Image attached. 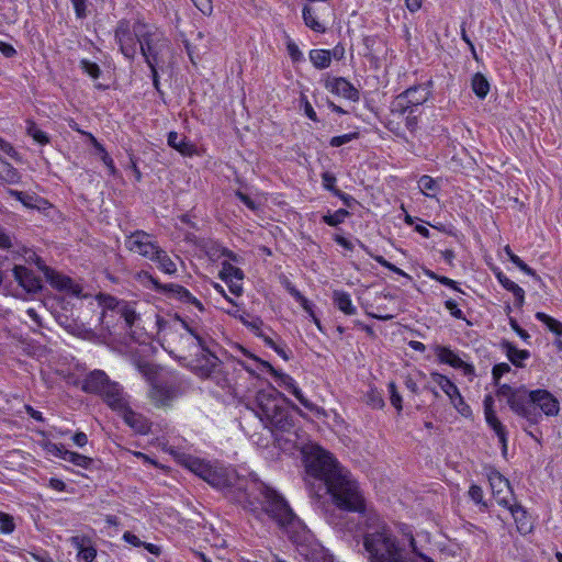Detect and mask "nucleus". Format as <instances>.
I'll return each mask as SVG.
<instances>
[{
	"label": "nucleus",
	"mask_w": 562,
	"mask_h": 562,
	"mask_svg": "<svg viewBox=\"0 0 562 562\" xmlns=\"http://www.w3.org/2000/svg\"><path fill=\"white\" fill-rule=\"evenodd\" d=\"M509 371L510 366L508 363H497L492 369V376L495 385H497V397L504 398L515 415L524 418L529 425L539 424L542 415L548 417L559 415L560 403L548 390H528L524 385L499 384L501 378Z\"/></svg>",
	"instance_id": "1"
},
{
	"label": "nucleus",
	"mask_w": 562,
	"mask_h": 562,
	"mask_svg": "<svg viewBox=\"0 0 562 562\" xmlns=\"http://www.w3.org/2000/svg\"><path fill=\"white\" fill-rule=\"evenodd\" d=\"M301 453L306 474L323 483L326 492H358L357 480L330 452L310 442L302 447Z\"/></svg>",
	"instance_id": "2"
},
{
	"label": "nucleus",
	"mask_w": 562,
	"mask_h": 562,
	"mask_svg": "<svg viewBox=\"0 0 562 562\" xmlns=\"http://www.w3.org/2000/svg\"><path fill=\"white\" fill-rule=\"evenodd\" d=\"M409 546L413 558L406 557L405 546L391 527L381 520L370 525L363 536V547L370 562H424L425 558H429L417 549L413 536L409 537Z\"/></svg>",
	"instance_id": "3"
},
{
	"label": "nucleus",
	"mask_w": 562,
	"mask_h": 562,
	"mask_svg": "<svg viewBox=\"0 0 562 562\" xmlns=\"http://www.w3.org/2000/svg\"><path fill=\"white\" fill-rule=\"evenodd\" d=\"M176 461L207 482L214 488L233 487L235 480L238 479V472L232 467H225L218 461H206L192 454L170 451Z\"/></svg>",
	"instance_id": "4"
},
{
	"label": "nucleus",
	"mask_w": 562,
	"mask_h": 562,
	"mask_svg": "<svg viewBox=\"0 0 562 562\" xmlns=\"http://www.w3.org/2000/svg\"><path fill=\"white\" fill-rule=\"evenodd\" d=\"M235 499L256 517L267 515L280 526H288L295 519V514L281 494H237Z\"/></svg>",
	"instance_id": "5"
},
{
	"label": "nucleus",
	"mask_w": 562,
	"mask_h": 562,
	"mask_svg": "<svg viewBox=\"0 0 562 562\" xmlns=\"http://www.w3.org/2000/svg\"><path fill=\"white\" fill-rule=\"evenodd\" d=\"M286 398L274 387L260 390L255 400V413L267 428L281 431L289 430L292 418L284 407Z\"/></svg>",
	"instance_id": "6"
},
{
	"label": "nucleus",
	"mask_w": 562,
	"mask_h": 562,
	"mask_svg": "<svg viewBox=\"0 0 562 562\" xmlns=\"http://www.w3.org/2000/svg\"><path fill=\"white\" fill-rule=\"evenodd\" d=\"M145 22L128 20H120L114 30V40L119 45L120 52L125 58L133 60L137 53V45H139V34L143 33Z\"/></svg>",
	"instance_id": "7"
},
{
	"label": "nucleus",
	"mask_w": 562,
	"mask_h": 562,
	"mask_svg": "<svg viewBox=\"0 0 562 562\" xmlns=\"http://www.w3.org/2000/svg\"><path fill=\"white\" fill-rule=\"evenodd\" d=\"M431 92L426 86H414L400 93L391 103V112L396 115L414 114Z\"/></svg>",
	"instance_id": "8"
},
{
	"label": "nucleus",
	"mask_w": 562,
	"mask_h": 562,
	"mask_svg": "<svg viewBox=\"0 0 562 562\" xmlns=\"http://www.w3.org/2000/svg\"><path fill=\"white\" fill-rule=\"evenodd\" d=\"M138 44L146 64H158V55L165 45L162 33L156 27L145 23L143 33L139 34Z\"/></svg>",
	"instance_id": "9"
},
{
	"label": "nucleus",
	"mask_w": 562,
	"mask_h": 562,
	"mask_svg": "<svg viewBox=\"0 0 562 562\" xmlns=\"http://www.w3.org/2000/svg\"><path fill=\"white\" fill-rule=\"evenodd\" d=\"M330 503L326 505V513L334 518L341 513H363L366 503L362 494H327Z\"/></svg>",
	"instance_id": "10"
},
{
	"label": "nucleus",
	"mask_w": 562,
	"mask_h": 562,
	"mask_svg": "<svg viewBox=\"0 0 562 562\" xmlns=\"http://www.w3.org/2000/svg\"><path fill=\"white\" fill-rule=\"evenodd\" d=\"M124 245L131 252L137 254L149 260H153L160 248L153 236L144 231H135L134 233H131L126 236Z\"/></svg>",
	"instance_id": "11"
},
{
	"label": "nucleus",
	"mask_w": 562,
	"mask_h": 562,
	"mask_svg": "<svg viewBox=\"0 0 562 562\" xmlns=\"http://www.w3.org/2000/svg\"><path fill=\"white\" fill-rule=\"evenodd\" d=\"M178 395L179 392L176 385L162 380L153 382L148 391L150 402L158 408L171 406Z\"/></svg>",
	"instance_id": "12"
},
{
	"label": "nucleus",
	"mask_w": 562,
	"mask_h": 562,
	"mask_svg": "<svg viewBox=\"0 0 562 562\" xmlns=\"http://www.w3.org/2000/svg\"><path fill=\"white\" fill-rule=\"evenodd\" d=\"M261 366L267 368V371L278 379L281 386L285 387L289 392H291L297 401L307 409L313 411L315 405L308 401L301 389L296 385V382L292 376L286 373L277 371L269 362L267 361H258Z\"/></svg>",
	"instance_id": "13"
},
{
	"label": "nucleus",
	"mask_w": 562,
	"mask_h": 562,
	"mask_svg": "<svg viewBox=\"0 0 562 562\" xmlns=\"http://www.w3.org/2000/svg\"><path fill=\"white\" fill-rule=\"evenodd\" d=\"M38 269L44 273L46 281L59 291H68L71 293H79V286L74 281L54 269L46 266L40 258L36 260Z\"/></svg>",
	"instance_id": "14"
},
{
	"label": "nucleus",
	"mask_w": 562,
	"mask_h": 562,
	"mask_svg": "<svg viewBox=\"0 0 562 562\" xmlns=\"http://www.w3.org/2000/svg\"><path fill=\"white\" fill-rule=\"evenodd\" d=\"M326 90L349 101L357 102L360 93L355 86L342 77H327L324 81Z\"/></svg>",
	"instance_id": "15"
},
{
	"label": "nucleus",
	"mask_w": 562,
	"mask_h": 562,
	"mask_svg": "<svg viewBox=\"0 0 562 562\" xmlns=\"http://www.w3.org/2000/svg\"><path fill=\"white\" fill-rule=\"evenodd\" d=\"M12 272L15 281L25 291V293L33 295L42 290L43 285L41 278L31 269L24 266H14Z\"/></svg>",
	"instance_id": "16"
},
{
	"label": "nucleus",
	"mask_w": 562,
	"mask_h": 562,
	"mask_svg": "<svg viewBox=\"0 0 562 562\" xmlns=\"http://www.w3.org/2000/svg\"><path fill=\"white\" fill-rule=\"evenodd\" d=\"M435 355L441 363H446L454 369H461L467 376H473L475 369L472 364L463 361L459 355L446 346H436Z\"/></svg>",
	"instance_id": "17"
},
{
	"label": "nucleus",
	"mask_w": 562,
	"mask_h": 562,
	"mask_svg": "<svg viewBox=\"0 0 562 562\" xmlns=\"http://www.w3.org/2000/svg\"><path fill=\"white\" fill-rule=\"evenodd\" d=\"M150 281L154 284V288L166 294H170L173 297H177L183 303H190L193 304L195 307H198L200 311H203V304L194 297L186 288H183L180 284L176 283H168V284H161L156 279L150 277Z\"/></svg>",
	"instance_id": "18"
},
{
	"label": "nucleus",
	"mask_w": 562,
	"mask_h": 562,
	"mask_svg": "<svg viewBox=\"0 0 562 562\" xmlns=\"http://www.w3.org/2000/svg\"><path fill=\"white\" fill-rule=\"evenodd\" d=\"M150 281L154 284V288L166 294H170L173 297H177L183 303H190L193 304L195 307H198L200 311H203V304L194 297L186 288H183L180 284L176 283H168V284H161L156 279L150 277Z\"/></svg>",
	"instance_id": "19"
},
{
	"label": "nucleus",
	"mask_w": 562,
	"mask_h": 562,
	"mask_svg": "<svg viewBox=\"0 0 562 562\" xmlns=\"http://www.w3.org/2000/svg\"><path fill=\"white\" fill-rule=\"evenodd\" d=\"M220 278L227 283L229 291L239 296L243 293L244 272L228 261L222 262Z\"/></svg>",
	"instance_id": "20"
},
{
	"label": "nucleus",
	"mask_w": 562,
	"mask_h": 562,
	"mask_svg": "<svg viewBox=\"0 0 562 562\" xmlns=\"http://www.w3.org/2000/svg\"><path fill=\"white\" fill-rule=\"evenodd\" d=\"M101 396L112 409L117 411L119 413L124 411L128 405L121 385L116 382L111 381L110 384H108V387L102 392Z\"/></svg>",
	"instance_id": "21"
},
{
	"label": "nucleus",
	"mask_w": 562,
	"mask_h": 562,
	"mask_svg": "<svg viewBox=\"0 0 562 562\" xmlns=\"http://www.w3.org/2000/svg\"><path fill=\"white\" fill-rule=\"evenodd\" d=\"M110 379L105 374V372L101 370H94L90 372L82 381L81 389L86 393L93 394H102L108 384H110Z\"/></svg>",
	"instance_id": "22"
},
{
	"label": "nucleus",
	"mask_w": 562,
	"mask_h": 562,
	"mask_svg": "<svg viewBox=\"0 0 562 562\" xmlns=\"http://www.w3.org/2000/svg\"><path fill=\"white\" fill-rule=\"evenodd\" d=\"M233 487H235L237 492H276L265 482L260 481L254 473L247 475L238 473V479L235 480Z\"/></svg>",
	"instance_id": "23"
},
{
	"label": "nucleus",
	"mask_w": 562,
	"mask_h": 562,
	"mask_svg": "<svg viewBox=\"0 0 562 562\" xmlns=\"http://www.w3.org/2000/svg\"><path fill=\"white\" fill-rule=\"evenodd\" d=\"M510 514L516 522L517 530L521 535H527L532 531L533 525L531 516L527 510L519 506H512Z\"/></svg>",
	"instance_id": "24"
},
{
	"label": "nucleus",
	"mask_w": 562,
	"mask_h": 562,
	"mask_svg": "<svg viewBox=\"0 0 562 562\" xmlns=\"http://www.w3.org/2000/svg\"><path fill=\"white\" fill-rule=\"evenodd\" d=\"M288 292L295 299L296 302L300 303L302 308L308 314L314 324L317 326L319 330H322L321 321L317 318L314 312V305L311 301H308L294 285L290 282L286 284Z\"/></svg>",
	"instance_id": "25"
},
{
	"label": "nucleus",
	"mask_w": 562,
	"mask_h": 562,
	"mask_svg": "<svg viewBox=\"0 0 562 562\" xmlns=\"http://www.w3.org/2000/svg\"><path fill=\"white\" fill-rule=\"evenodd\" d=\"M168 145L184 156H192L195 151L194 145L187 137L179 135L177 132H170L167 138Z\"/></svg>",
	"instance_id": "26"
},
{
	"label": "nucleus",
	"mask_w": 562,
	"mask_h": 562,
	"mask_svg": "<svg viewBox=\"0 0 562 562\" xmlns=\"http://www.w3.org/2000/svg\"><path fill=\"white\" fill-rule=\"evenodd\" d=\"M502 348L506 352L508 360L516 367H522V362L530 357L528 350L518 349L509 341H503Z\"/></svg>",
	"instance_id": "27"
},
{
	"label": "nucleus",
	"mask_w": 562,
	"mask_h": 562,
	"mask_svg": "<svg viewBox=\"0 0 562 562\" xmlns=\"http://www.w3.org/2000/svg\"><path fill=\"white\" fill-rule=\"evenodd\" d=\"M334 304L346 315H355L357 313L356 306L352 304L351 296L345 291H334Z\"/></svg>",
	"instance_id": "28"
},
{
	"label": "nucleus",
	"mask_w": 562,
	"mask_h": 562,
	"mask_svg": "<svg viewBox=\"0 0 562 562\" xmlns=\"http://www.w3.org/2000/svg\"><path fill=\"white\" fill-rule=\"evenodd\" d=\"M485 420L487 425L495 431L502 445L503 451L505 452L507 449V430L505 426L501 423L496 416V413H487Z\"/></svg>",
	"instance_id": "29"
},
{
	"label": "nucleus",
	"mask_w": 562,
	"mask_h": 562,
	"mask_svg": "<svg viewBox=\"0 0 562 562\" xmlns=\"http://www.w3.org/2000/svg\"><path fill=\"white\" fill-rule=\"evenodd\" d=\"M485 420L487 425L495 431L502 445L503 451L505 452L507 449V430L505 426L501 423L496 416V413H487Z\"/></svg>",
	"instance_id": "30"
},
{
	"label": "nucleus",
	"mask_w": 562,
	"mask_h": 562,
	"mask_svg": "<svg viewBox=\"0 0 562 562\" xmlns=\"http://www.w3.org/2000/svg\"><path fill=\"white\" fill-rule=\"evenodd\" d=\"M497 279L507 291H510L514 294L516 306L521 307L525 302L524 289L503 273H498Z\"/></svg>",
	"instance_id": "31"
},
{
	"label": "nucleus",
	"mask_w": 562,
	"mask_h": 562,
	"mask_svg": "<svg viewBox=\"0 0 562 562\" xmlns=\"http://www.w3.org/2000/svg\"><path fill=\"white\" fill-rule=\"evenodd\" d=\"M431 380L440 386L445 394L449 397H456L460 391L458 386L446 375L434 372L431 373Z\"/></svg>",
	"instance_id": "32"
},
{
	"label": "nucleus",
	"mask_w": 562,
	"mask_h": 562,
	"mask_svg": "<svg viewBox=\"0 0 562 562\" xmlns=\"http://www.w3.org/2000/svg\"><path fill=\"white\" fill-rule=\"evenodd\" d=\"M471 87L479 99H484L490 92V82L487 78L481 72H476L472 77Z\"/></svg>",
	"instance_id": "33"
},
{
	"label": "nucleus",
	"mask_w": 562,
	"mask_h": 562,
	"mask_svg": "<svg viewBox=\"0 0 562 562\" xmlns=\"http://www.w3.org/2000/svg\"><path fill=\"white\" fill-rule=\"evenodd\" d=\"M310 60L317 69H325L330 66L331 54L326 49H312L310 52Z\"/></svg>",
	"instance_id": "34"
},
{
	"label": "nucleus",
	"mask_w": 562,
	"mask_h": 562,
	"mask_svg": "<svg viewBox=\"0 0 562 562\" xmlns=\"http://www.w3.org/2000/svg\"><path fill=\"white\" fill-rule=\"evenodd\" d=\"M203 359L205 361L202 366H196L195 371L202 378H209L217 366V357L211 353L207 349L204 351Z\"/></svg>",
	"instance_id": "35"
},
{
	"label": "nucleus",
	"mask_w": 562,
	"mask_h": 562,
	"mask_svg": "<svg viewBox=\"0 0 562 562\" xmlns=\"http://www.w3.org/2000/svg\"><path fill=\"white\" fill-rule=\"evenodd\" d=\"M151 261L156 262L158 268L167 274H173L177 271L176 263L161 248H159L158 254L155 255Z\"/></svg>",
	"instance_id": "36"
},
{
	"label": "nucleus",
	"mask_w": 562,
	"mask_h": 562,
	"mask_svg": "<svg viewBox=\"0 0 562 562\" xmlns=\"http://www.w3.org/2000/svg\"><path fill=\"white\" fill-rule=\"evenodd\" d=\"M117 314L125 321L126 326L132 327L138 319L139 314L136 312L135 303L125 301L121 304Z\"/></svg>",
	"instance_id": "37"
},
{
	"label": "nucleus",
	"mask_w": 562,
	"mask_h": 562,
	"mask_svg": "<svg viewBox=\"0 0 562 562\" xmlns=\"http://www.w3.org/2000/svg\"><path fill=\"white\" fill-rule=\"evenodd\" d=\"M26 133L31 136L36 143L40 145H46L49 143L48 135L43 132L35 122L27 120L26 121Z\"/></svg>",
	"instance_id": "38"
},
{
	"label": "nucleus",
	"mask_w": 562,
	"mask_h": 562,
	"mask_svg": "<svg viewBox=\"0 0 562 562\" xmlns=\"http://www.w3.org/2000/svg\"><path fill=\"white\" fill-rule=\"evenodd\" d=\"M303 19L305 24L315 32H325V26L318 21L315 11L311 7H304Z\"/></svg>",
	"instance_id": "39"
},
{
	"label": "nucleus",
	"mask_w": 562,
	"mask_h": 562,
	"mask_svg": "<svg viewBox=\"0 0 562 562\" xmlns=\"http://www.w3.org/2000/svg\"><path fill=\"white\" fill-rule=\"evenodd\" d=\"M64 461L72 463L76 467L88 469L92 464V459L83 454L67 450L64 452Z\"/></svg>",
	"instance_id": "40"
},
{
	"label": "nucleus",
	"mask_w": 562,
	"mask_h": 562,
	"mask_svg": "<svg viewBox=\"0 0 562 562\" xmlns=\"http://www.w3.org/2000/svg\"><path fill=\"white\" fill-rule=\"evenodd\" d=\"M120 413L123 415L125 423L128 424L131 427L142 432L145 431V425L144 422L142 420V417L135 412H133L128 407V405L124 411H121Z\"/></svg>",
	"instance_id": "41"
},
{
	"label": "nucleus",
	"mask_w": 562,
	"mask_h": 562,
	"mask_svg": "<svg viewBox=\"0 0 562 562\" xmlns=\"http://www.w3.org/2000/svg\"><path fill=\"white\" fill-rule=\"evenodd\" d=\"M241 323L249 328L257 337H260L265 341V337H269L266 335L263 330V322L259 317H252L248 319L247 317H239Z\"/></svg>",
	"instance_id": "42"
},
{
	"label": "nucleus",
	"mask_w": 562,
	"mask_h": 562,
	"mask_svg": "<svg viewBox=\"0 0 562 562\" xmlns=\"http://www.w3.org/2000/svg\"><path fill=\"white\" fill-rule=\"evenodd\" d=\"M180 322L181 326L196 340L198 345L201 347L202 351H206V339L202 335L201 330L196 326H191L187 321L177 317Z\"/></svg>",
	"instance_id": "43"
},
{
	"label": "nucleus",
	"mask_w": 562,
	"mask_h": 562,
	"mask_svg": "<svg viewBox=\"0 0 562 562\" xmlns=\"http://www.w3.org/2000/svg\"><path fill=\"white\" fill-rule=\"evenodd\" d=\"M536 318L538 321L542 322L543 324H546L547 327L549 328V330H551L552 333H554L558 336H562V323L561 322L547 315L543 312H537Z\"/></svg>",
	"instance_id": "44"
},
{
	"label": "nucleus",
	"mask_w": 562,
	"mask_h": 562,
	"mask_svg": "<svg viewBox=\"0 0 562 562\" xmlns=\"http://www.w3.org/2000/svg\"><path fill=\"white\" fill-rule=\"evenodd\" d=\"M490 485L492 492H503L505 488H509V482L498 472H492L488 475Z\"/></svg>",
	"instance_id": "45"
},
{
	"label": "nucleus",
	"mask_w": 562,
	"mask_h": 562,
	"mask_svg": "<svg viewBox=\"0 0 562 562\" xmlns=\"http://www.w3.org/2000/svg\"><path fill=\"white\" fill-rule=\"evenodd\" d=\"M366 403L374 409H381L385 405L382 393L373 387L366 394Z\"/></svg>",
	"instance_id": "46"
},
{
	"label": "nucleus",
	"mask_w": 562,
	"mask_h": 562,
	"mask_svg": "<svg viewBox=\"0 0 562 562\" xmlns=\"http://www.w3.org/2000/svg\"><path fill=\"white\" fill-rule=\"evenodd\" d=\"M348 216H349V212L347 210L339 209L333 214L328 213V214L324 215L323 222L329 226L336 227L339 224H341Z\"/></svg>",
	"instance_id": "47"
},
{
	"label": "nucleus",
	"mask_w": 562,
	"mask_h": 562,
	"mask_svg": "<svg viewBox=\"0 0 562 562\" xmlns=\"http://www.w3.org/2000/svg\"><path fill=\"white\" fill-rule=\"evenodd\" d=\"M137 369L139 373L146 379L149 383V386L153 385V382L159 381L157 378V368L150 363H138Z\"/></svg>",
	"instance_id": "48"
},
{
	"label": "nucleus",
	"mask_w": 562,
	"mask_h": 562,
	"mask_svg": "<svg viewBox=\"0 0 562 562\" xmlns=\"http://www.w3.org/2000/svg\"><path fill=\"white\" fill-rule=\"evenodd\" d=\"M16 244L14 234L0 226V249L9 250Z\"/></svg>",
	"instance_id": "49"
},
{
	"label": "nucleus",
	"mask_w": 562,
	"mask_h": 562,
	"mask_svg": "<svg viewBox=\"0 0 562 562\" xmlns=\"http://www.w3.org/2000/svg\"><path fill=\"white\" fill-rule=\"evenodd\" d=\"M510 261L526 274L531 276L539 282L541 281L540 277L536 273V271L531 269L528 265H526L517 255L510 254Z\"/></svg>",
	"instance_id": "50"
},
{
	"label": "nucleus",
	"mask_w": 562,
	"mask_h": 562,
	"mask_svg": "<svg viewBox=\"0 0 562 562\" xmlns=\"http://www.w3.org/2000/svg\"><path fill=\"white\" fill-rule=\"evenodd\" d=\"M426 276L432 280H436L438 281L439 283L446 285V286H449L458 292H462V290L457 285V282L452 279H449L448 277H445V276H439L437 273H435L434 271H430V270H427L426 271Z\"/></svg>",
	"instance_id": "51"
},
{
	"label": "nucleus",
	"mask_w": 562,
	"mask_h": 562,
	"mask_svg": "<svg viewBox=\"0 0 562 562\" xmlns=\"http://www.w3.org/2000/svg\"><path fill=\"white\" fill-rule=\"evenodd\" d=\"M15 524L13 517L9 514L0 512V532L11 533L14 531Z\"/></svg>",
	"instance_id": "52"
},
{
	"label": "nucleus",
	"mask_w": 562,
	"mask_h": 562,
	"mask_svg": "<svg viewBox=\"0 0 562 562\" xmlns=\"http://www.w3.org/2000/svg\"><path fill=\"white\" fill-rule=\"evenodd\" d=\"M72 7H74V10H75V14H76V18L79 19V20H83L88 16V5H89V2L88 0H70Z\"/></svg>",
	"instance_id": "53"
},
{
	"label": "nucleus",
	"mask_w": 562,
	"mask_h": 562,
	"mask_svg": "<svg viewBox=\"0 0 562 562\" xmlns=\"http://www.w3.org/2000/svg\"><path fill=\"white\" fill-rule=\"evenodd\" d=\"M101 304L111 311L119 312L121 304H123L125 301L119 300L112 295H101L100 296Z\"/></svg>",
	"instance_id": "54"
},
{
	"label": "nucleus",
	"mask_w": 562,
	"mask_h": 562,
	"mask_svg": "<svg viewBox=\"0 0 562 562\" xmlns=\"http://www.w3.org/2000/svg\"><path fill=\"white\" fill-rule=\"evenodd\" d=\"M358 136H359V133H357V132L348 133V134H344V135H339V136H334L329 140V145L331 147H340V146L358 138Z\"/></svg>",
	"instance_id": "55"
},
{
	"label": "nucleus",
	"mask_w": 562,
	"mask_h": 562,
	"mask_svg": "<svg viewBox=\"0 0 562 562\" xmlns=\"http://www.w3.org/2000/svg\"><path fill=\"white\" fill-rule=\"evenodd\" d=\"M418 187L423 193L430 195L428 192H434L437 189L436 181L429 176H422L418 180Z\"/></svg>",
	"instance_id": "56"
},
{
	"label": "nucleus",
	"mask_w": 562,
	"mask_h": 562,
	"mask_svg": "<svg viewBox=\"0 0 562 562\" xmlns=\"http://www.w3.org/2000/svg\"><path fill=\"white\" fill-rule=\"evenodd\" d=\"M10 194L20 201L24 206L33 209L36 207L34 204L35 198L22 191L11 190Z\"/></svg>",
	"instance_id": "57"
},
{
	"label": "nucleus",
	"mask_w": 562,
	"mask_h": 562,
	"mask_svg": "<svg viewBox=\"0 0 562 562\" xmlns=\"http://www.w3.org/2000/svg\"><path fill=\"white\" fill-rule=\"evenodd\" d=\"M44 449L47 453L57 457L64 460V452H67V449L63 445H58L52 441H46L44 443Z\"/></svg>",
	"instance_id": "58"
},
{
	"label": "nucleus",
	"mask_w": 562,
	"mask_h": 562,
	"mask_svg": "<svg viewBox=\"0 0 562 562\" xmlns=\"http://www.w3.org/2000/svg\"><path fill=\"white\" fill-rule=\"evenodd\" d=\"M80 65H81L82 70L86 74H88L91 78H93V79L99 78L101 70H100V67L95 63H92L88 59H82Z\"/></svg>",
	"instance_id": "59"
},
{
	"label": "nucleus",
	"mask_w": 562,
	"mask_h": 562,
	"mask_svg": "<svg viewBox=\"0 0 562 562\" xmlns=\"http://www.w3.org/2000/svg\"><path fill=\"white\" fill-rule=\"evenodd\" d=\"M453 407L463 416H468L471 412L470 406L464 402L461 393H459L456 397L450 398Z\"/></svg>",
	"instance_id": "60"
},
{
	"label": "nucleus",
	"mask_w": 562,
	"mask_h": 562,
	"mask_svg": "<svg viewBox=\"0 0 562 562\" xmlns=\"http://www.w3.org/2000/svg\"><path fill=\"white\" fill-rule=\"evenodd\" d=\"M389 391H390V401L391 404L398 411H402V396L397 392L396 385L394 382H391L389 384Z\"/></svg>",
	"instance_id": "61"
},
{
	"label": "nucleus",
	"mask_w": 562,
	"mask_h": 562,
	"mask_svg": "<svg viewBox=\"0 0 562 562\" xmlns=\"http://www.w3.org/2000/svg\"><path fill=\"white\" fill-rule=\"evenodd\" d=\"M286 50H288L289 56L291 57V59L294 63L303 60V54L300 50L299 46L293 41L290 40L288 42Z\"/></svg>",
	"instance_id": "62"
},
{
	"label": "nucleus",
	"mask_w": 562,
	"mask_h": 562,
	"mask_svg": "<svg viewBox=\"0 0 562 562\" xmlns=\"http://www.w3.org/2000/svg\"><path fill=\"white\" fill-rule=\"evenodd\" d=\"M446 308L450 312V315L457 319H465L464 313L459 308L458 304L453 300H447L445 302Z\"/></svg>",
	"instance_id": "63"
},
{
	"label": "nucleus",
	"mask_w": 562,
	"mask_h": 562,
	"mask_svg": "<svg viewBox=\"0 0 562 562\" xmlns=\"http://www.w3.org/2000/svg\"><path fill=\"white\" fill-rule=\"evenodd\" d=\"M97 557V551L93 547H85L78 552V559L85 562H92Z\"/></svg>",
	"instance_id": "64"
}]
</instances>
